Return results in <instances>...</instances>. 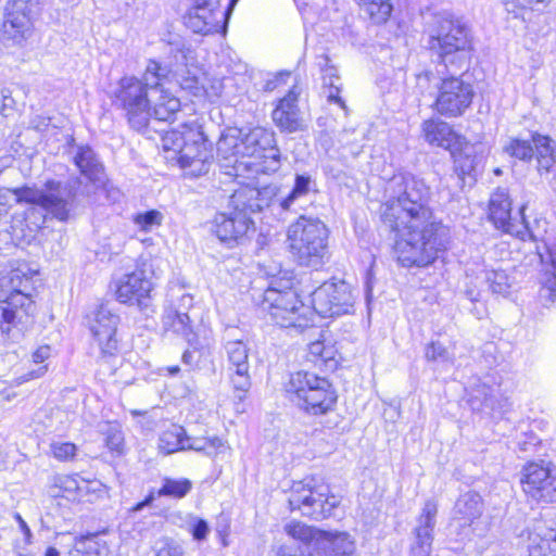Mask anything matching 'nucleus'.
<instances>
[{
    "mask_svg": "<svg viewBox=\"0 0 556 556\" xmlns=\"http://www.w3.org/2000/svg\"><path fill=\"white\" fill-rule=\"evenodd\" d=\"M155 498V494L154 492H150V494L144 498V501L138 503L134 508L132 510L134 511H139L141 510L143 507L150 505Z\"/></svg>",
    "mask_w": 556,
    "mask_h": 556,
    "instance_id": "59",
    "label": "nucleus"
},
{
    "mask_svg": "<svg viewBox=\"0 0 556 556\" xmlns=\"http://www.w3.org/2000/svg\"><path fill=\"white\" fill-rule=\"evenodd\" d=\"M72 188L56 180H48L43 188L23 187L0 190V219L9 212L10 202L37 204L56 219L64 222L73 208Z\"/></svg>",
    "mask_w": 556,
    "mask_h": 556,
    "instance_id": "5",
    "label": "nucleus"
},
{
    "mask_svg": "<svg viewBox=\"0 0 556 556\" xmlns=\"http://www.w3.org/2000/svg\"><path fill=\"white\" fill-rule=\"evenodd\" d=\"M425 356L427 361L440 362L443 364H454V356L439 341H432L427 344L425 349Z\"/></svg>",
    "mask_w": 556,
    "mask_h": 556,
    "instance_id": "46",
    "label": "nucleus"
},
{
    "mask_svg": "<svg viewBox=\"0 0 556 556\" xmlns=\"http://www.w3.org/2000/svg\"><path fill=\"white\" fill-rule=\"evenodd\" d=\"M467 295H468V298H469L472 302H475V301H479V299H480V292H479V291H476V290H473V289H471V288H469V289L467 290Z\"/></svg>",
    "mask_w": 556,
    "mask_h": 556,
    "instance_id": "61",
    "label": "nucleus"
},
{
    "mask_svg": "<svg viewBox=\"0 0 556 556\" xmlns=\"http://www.w3.org/2000/svg\"><path fill=\"white\" fill-rule=\"evenodd\" d=\"M187 529L195 541H204L210 533V527L204 519L190 517L187 521Z\"/></svg>",
    "mask_w": 556,
    "mask_h": 556,
    "instance_id": "51",
    "label": "nucleus"
},
{
    "mask_svg": "<svg viewBox=\"0 0 556 556\" xmlns=\"http://www.w3.org/2000/svg\"><path fill=\"white\" fill-rule=\"evenodd\" d=\"M170 298L172 300L177 296L178 302L172 303L169 306H173L175 309H180L182 312H187L193 305V296L189 293L182 292L181 294H175L174 288L170 289Z\"/></svg>",
    "mask_w": 556,
    "mask_h": 556,
    "instance_id": "54",
    "label": "nucleus"
},
{
    "mask_svg": "<svg viewBox=\"0 0 556 556\" xmlns=\"http://www.w3.org/2000/svg\"><path fill=\"white\" fill-rule=\"evenodd\" d=\"M168 371H169L170 375H175V374H177L179 371V367L178 366L169 367Z\"/></svg>",
    "mask_w": 556,
    "mask_h": 556,
    "instance_id": "63",
    "label": "nucleus"
},
{
    "mask_svg": "<svg viewBox=\"0 0 556 556\" xmlns=\"http://www.w3.org/2000/svg\"><path fill=\"white\" fill-rule=\"evenodd\" d=\"M200 68L195 65H176L173 75L176 84L194 97H206L210 101L227 94V89L232 83L230 77H207L204 76L200 81Z\"/></svg>",
    "mask_w": 556,
    "mask_h": 556,
    "instance_id": "21",
    "label": "nucleus"
},
{
    "mask_svg": "<svg viewBox=\"0 0 556 556\" xmlns=\"http://www.w3.org/2000/svg\"><path fill=\"white\" fill-rule=\"evenodd\" d=\"M551 0H504L506 13L515 20H520L530 29L540 17V5H546Z\"/></svg>",
    "mask_w": 556,
    "mask_h": 556,
    "instance_id": "31",
    "label": "nucleus"
},
{
    "mask_svg": "<svg viewBox=\"0 0 556 556\" xmlns=\"http://www.w3.org/2000/svg\"><path fill=\"white\" fill-rule=\"evenodd\" d=\"M228 376L235 396L239 401L244 400L252 386L250 369L228 370Z\"/></svg>",
    "mask_w": 556,
    "mask_h": 556,
    "instance_id": "43",
    "label": "nucleus"
},
{
    "mask_svg": "<svg viewBox=\"0 0 556 556\" xmlns=\"http://www.w3.org/2000/svg\"><path fill=\"white\" fill-rule=\"evenodd\" d=\"M390 199L383 204L381 218L396 233L395 253L404 267H426L444 252L448 229L428 205L430 189L409 173L394 175L388 186Z\"/></svg>",
    "mask_w": 556,
    "mask_h": 556,
    "instance_id": "1",
    "label": "nucleus"
},
{
    "mask_svg": "<svg viewBox=\"0 0 556 556\" xmlns=\"http://www.w3.org/2000/svg\"><path fill=\"white\" fill-rule=\"evenodd\" d=\"M77 452V446L72 442L52 441L50 443V454L60 462L72 460Z\"/></svg>",
    "mask_w": 556,
    "mask_h": 556,
    "instance_id": "48",
    "label": "nucleus"
},
{
    "mask_svg": "<svg viewBox=\"0 0 556 556\" xmlns=\"http://www.w3.org/2000/svg\"><path fill=\"white\" fill-rule=\"evenodd\" d=\"M315 189V181L309 175H296L292 190L278 200L279 206L285 211L301 207V200Z\"/></svg>",
    "mask_w": 556,
    "mask_h": 556,
    "instance_id": "36",
    "label": "nucleus"
},
{
    "mask_svg": "<svg viewBox=\"0 0 556 556\" xmlns=\"http://www.w3.org/2000/svg\"><path fill=\"white\" fill-rule=\"evenodd\" d=\"M47 371H48V365H41L37 369L29 370L27 374L17 377L14 380V384L21 386L24 382H27L29 380L38 379V378L45 376Z\"/></svg>",
    "mask_w": 556,
    "mask_h": 556,
    "instance_id": "55",
    "label": "nucleus"
},
{
    "mask_svg": "<svg viewBox=\"0 0 556 556\" xmlns=\"http://www.w3.org/2000/svg\"><path fill=\"white\" fill-rule=\"evenodd\" d=\"M296 102L298 93L291 90L279 100L276 109L273 111L274 123L283 131L294 132L301 128Z\"/></svg>",
    "mask_w": 556,
    "mask_h": 556,
    "instance_id": "27",
    "label": "nucleus"
},
{
    "mask_svg": "<svg viewBox=\"0 0 556 556\" xmlns=\"http://www.w3.org/2000/svg\"><path fill=\"white\" fill-rule=\"evenodd\" d=\"M45 556H60V553L55 547L51 546L47 548Z\"/></svg>",
    "mask_w": 556,
    "mask_h": 556,
    "instance_id": "62",
    "label": "nucleus"
},
{
    "mask_svg": "<svg viewBox=\"0 0 556 556\" xmlns=\"http://www.w3.org/2000/svg\"><path fill=\"white\" fill-rule=\"evenodd\" d=\"M156 556H182V551L180 546L170 542H165L157 551Z\"/></svg>",
    "mask_w": 556,
    "mask_h": 556,
    "instance_id": "57",
    "label": "nucleus"
},
{
    "mask_svg": "<svg viewBox=\"0 0 556 556\" xmlns=\"http://www.w3.org/2000/svg\"><path fill=\"white\" fill-rule=\"evenodd\" d=\"M288 501L291 510L316 520L329 517L340 504V497L330 492L329 485L314 477L294 482Z\"/></svg>",
    "mask_w": 556,
    "mask_h": 556,
    "instance_id": "10",
    "label": "nucleus"
},
{
    "mask_svg": "<svg viewBox=\"0 0 556 556\" xmlns=\"http://www.w3.org/2000/svg\"><path fill=\"white\" fill-rule=\"evenodd\" d=\"M146 264L136 267L131 273L123 274L113 281L116 300L123 304L146 307L154 283L147 274Z\"/></svg>",
    "mask_w": 556,
    "mask_h": 556,
    "instance_id": "22",
    "label": "nucleus"
},
{
    "mask_svg": "<svg viewBox=\"0 0 556 556\" xmlns=\"http://www.w3.org/2000/svg\"><path fill=\"white\" fill-rule=\"evenodd\" d=\"M327 226L318 218L300 216L287 232L290 253L300 265L318 269L328 261Z\"/></svg>",
    "mask_w": 556,
    "mask_h": 556,
    "instance_id": "6",
    "label": "nucleus"
},
{
    "mask_svg": "<svg viewBox=\"0 0 556 556\" xmlns=\"http://www.w3.org/2000/svg\"><path fill=\"white\" fill-rule=\"evenodd\" d=\"M522 489L527 495L544 502L556 501V467L552 464L529 463L522 469Z\"/></svg>",
    "mask_w": 556,
    "mask_h": 556,
    "instance_id": "23",
    "label": "nucleus"
},
{
    "mask_svg": "<svg viewBox=\"0 0 556 556\" xmlns=\"http://www.w3.org/2000/svg\"><path fill=\"white\" fill-rule=\"evenodd\" d=\"M528 539L531 553L538 551L539 555L546 556V551H548L556 556V527L546 528L543 522H538Z\"/></svg>",
    "mask_w": 556,
    "mask_h": 556,
    "instance_id": "35",
    "label": "nucleus"
},
{
    "mask_svg": "<svg viewBox=\"0 0 556 556\" xmlns=\"http://www.w3.org/2000/svg\"><path fill=\"white\" fill-rule=\"evenodd\" d=\"M164 219L163 214L157 210H150L141 213H137L132 216V223L135 226L144 232H150L154 228L162 225Z\"/></svg>",
    "mask_w": 556,
    "mask_h": 556,
    "instance_id": "45",
    "label": "nucleus"
},
{
    "mask_svg": "<svg viewBox=\"0 0 556 556\" xmlns=\"http://www.w3.org/2000/svg\"><path fill=\"white\" fill-rule=\"evenodd\" d=\"M13 100L10 96L7 94V90H1L0 92V110L4 111L7 108L11 106Z\"/></svg>",
    "mask_w": 556,
    "mask_h": 556,
    "instance_id": "58",
    "label": "nucleus"
},
{
    "mask_svg": "<svg viewBox=\"0 0 556 556\" xmlns=\"http://www.w3.org/2000/svg\"><path fill=\"white\" fill-rule=\"evenodd\" d=\"M437 93L433 109L446 117L463 115L470 108L475 90L470 83L460 76H448L442 78L435 85Z\"/></svg>",
    "mask_w": 556,
    "mask_h": 556,
    "instance_id": "15",
    "label": "nucleus"
},
{
    "mask_svg": "<svg viewBox=\"0 0 556 556\" xmlns=\"http://www.w3.org/2000/svg\"><path fill=\"white\" fill-rule=\"evenodd\" d=\"M16 520L18 521L20 528H21V530L24 532V534H25L27 538H30V535H31L30 529H29V527L27 526V523L24 521V519H23L20 515H17V516H16Z\"/></svg>",
    "mask_w": 556,
    "mask_h": 556,
    "instance_id": "60",
    "label": "nucleus"
},
{
    "mask_svg": "<svg viewBox=\"0 0 556 556\" xmlns=\"http://www.w3.org/2000/svg\"><path fill=\"white\" fill-rule=\"evenodd\" d=\"M370 292H371V289H370L369 283L367 282V285H366V296H367V299H369Z\"/></svg>",
    "mask_w": 556,
    "mask_h": 556,
    "instance_id": "64",
    "label": "nucleus"
},
{
    "mask_svg": "<svg viewBox=\"0 0 556 556\" xmlns=\"http://www.w3.org/2000/svg\"><path fill=\"white\" fill-rule=\"evenodd\" d=\"M357 290L343 280L324 282L311 294L313 315L334 317L353 311Z\"/></svg>",
    "mask_w": 556,
    "mask_h": 556,
    "instance_id": "13",
    "label": "nucleus"
},
{
    "mask_svg": "<svg viewBox=\"0 0 556 556\" xmlns=\"http://www.w3.org/2000/svg\"><path fill=\"white\" fill-rule=\"evenodd\" d=\"M505 152L519 160L526 161L533 156V147L527 140L510 139L504 148Z\"/></svg>",
    "mask_w": 556,
    "mask_h": 556,
    "instance_id": "47",
    "label": "nucleus"
},
{
    "mask_svg": "<svg viewBox=\"0 0 556 556\" xmlns=\"http://www.w3.org/2000/svg\"><path fill=\"white\" fill-rule=\"evenodd\" d=\"M162 146L167 153L165 157L176 160L188 174L200 176L207 173L212 153L198 123L184 124L181 130L167 131L162 137Z\"/></svg>",
    "mask_w": 556,
    "mask_h": 556,
    "instance_id": "4",
    "label": "nucleus"
},
{
    "mask_svg": "<svg viewBox=\"0 0 556 556\" xmlns=\"http://www.w3.org/2000/svg\"><path fill=\"white\" fill-rule=\"evenodd\" d=\"M105 442L108 447L116 453H121L124 445V435L117 425H110L105 432Z\"/></svg>",
    "mask_w": 556,
    "mask_h": 556,
    "instance_id": "52",
    "label": "nucleus"
},
{
    "mask_svg": "<svg viewBox=\"0 0 556 556\" xmlns=\"http://www.w3.org/2000/svg\"><path fill=\"white\" fill-rule=\"evenodd\" d=\"M73 161L80 174L89 181L93 184L102 182L103 167L91 148L87 146L78 147Z\"/></svg>",
    "mask_w": 556,
    "mask_h": 556,
    "instance_id": "32",
    "label": "nucleus"
},
{
    "mask_svg": "<svg viewBox=\"0 0 556 556\" xmlns=\"http://www.w3.org/2000/svg\"><path fill=\"white\" fill-rule=\"evenodd\" d=\"M359 5L375 24L387 22L392 12L390 0H359Z\"/></svg>",
    "mask_w": 556,
    "mask_h": 556,
    "instance_id": "41",
    "label": "nucleus"
},
{
    "mask_svg": "<svg viewBox=\"0 0 556 556\" xmlns=\"http://www.w3.org/2000/svg\"><path fill=\"white\" fill-rule=\"evenodd\" d=\"M227 370L250 369L249 348L242 340H231L225 345Z\"/></svg>",
    "mask_w": 556,
    "mask_h": 556,
    "instance_id": "40",
    "label": "nucleus"
},
{
    "mask_svg": "<svg viewBox=\"0 0 556 556\" xmlns=\"http://www.w3.org/2000/svg\"><path fill=\"white\" fill-rule=\"evenodd\" d=\"M431 48L437 49L445 67L455 71L466 68L471 60V41L468 28L444 12L434 16V26L431 30Z\"/></svg>",
    "mask_w": 556,
    "mask_h": 556,
    "instance_id": "7",
    "label": "nucleus"
},
{
    "mask_svg": "<svg viewBox=\"0 0 556 556\" xmlns=\"http://www.w3.org/2000/svg\"><path fill=\"white\" fill-rule=\"evenodd\" d=\"M191 490V482L188 479H169L163 481L162 488L156 492L157 496H169L181 498Z\"/></svg>",
    "mask_w": 556,
    "mask_h": 556,
    "instance_id": "44",
    "label": "nucleus"
},
{
    "mask_svg": "<svg viewBox=\"0 0 556 556\" xmlns=\"http://www.w3.org/2000/svg\"><path fill=\"white\" fill-rule=\"evenodd\" d=\"M532 141L536 151L539 173H548L556 162V141L539 134L532 137Z\"/></svg>",
    "mask_w": 556,
    "mask_h": 556,
    "instance_id": "37",
    "label": "nucleus"
},
{
    "mask_svg": "<svg viewBox=\"0 0 556 556\" xmlns=\"http://www.w3.org/2000/svg\"><path fill=\"white\" fill-rule=\"evenodd\" d=\"M262 309L271 321L280 327L304 328L313 320L311 305L303 303L298 293L291 289L280 290L269 287L264 292Z\"/></svg>",
    "mask_w": 556,
    "mask_h": 556,
    "instance_id": "11",
    "label": "nucleus"
},
{
    "mask_svg": "<svg viewBox=\"0 0 556 556\" xmlns=\"http://www.w3.org/2000/svg\"><path fill=\"white\" fill-rule=\"evenodd\" d=\"M217 157L224 173L245 186L235 191L233 203H241L250 212H260L271 204L277 197V188L270 185L257 188L254 180L261 174L276 173L281 166L274 131L264 127H255L248 132L228 128L217 142Z\"/></svg>",
    "mask_w": 556,
    "mask_h": 556,
    "instance_id": "2",
    "label": "nucleus"
},
{
    "mask_svg": "<svg viewBox=\"0 0 556 556\" xmlns=\"http://www.w3.org/2000/svg\"><path fill=\"white\" fill-rule=\"evenodd\" d=\"M163 326L166 330H172L182 336L188 342L192 341V329L187 312L167 306L163 315Z\"/></svg>",
    "mask_w": 556,
    "mask_h": 556,
    "instance_id": "38",
    "label": "nucleus"
},
{
    "mask_svg": "<svg viewBox=\"0 0 556 556\" xmlns=\"http://www.w3.org/2000/svg\"><path fill=\"white\" fill-rule=\"evenodd\" d=\"M168 71H170V75L168 78H164L162 80V85L155 89L151 103V117L164 122L172 121L174 116L179 112L181 106L180 100L174 96L166 87V85L172 81L176 83V79L173 75L175 67L168 68Z\"/></svg>",
    "mask_w": 556,
    "mask_h": 556,
    "instance_id": "26",
    "label": "nucleus"
},
{
    "mask_svg": "<svg viewBox=\"0 0 556 556\" xmlns=\"http://www.w3.org/2000/svg\"><path fill=\"white\" fill-rule=\"evenodd\" d=\"M489 219L493 223L495 228L519 237L521 240H526L527 238L533 241L545 240L543 233L538 229L529 227L523 217L520 223H516L511 219V201L505 189L498 188L491 194L489 201Z\"/></svg>",
    "mask_w": 556,
    "mask_h": 556,
    "instance_id": "19",
    "label": "nucleus"
},
{
    "mask_svg": "<svg viewBox=\"0 0 556 556\" xmlns=\"http://www.w3.org/2000/svg\"><path fill=\"white\" fill-rule=\"evenodd\" d=\"M540 296L546 302L556 300V245L548 247V257L542 258V269L539 276Z\"/></svg>",
    "mask_w": 556,
    "mask_h": 556,
    "instance_id": "33",
    "label": "nucleus"
},
{
    "mask_svg": "<svg viewBox=\"0 0 556 556\" xmlns=\"http://www.w3.org/2000/svg\"><path fill=\"white\" fill-rule=\"evenodd\" d=\"M426 141L431 146L452 150L462 146V138L453 130L452 126L443 121L429 119L422 124Z\"/></svg>",
    "mask_w": 556,
    "mask_h": 556,
    "instance_id": "29",
    "label": "nucleus"
},
{
    "mask_svg": "<svg viewBox=\"0 0 556 556\" xmlns=\"http://www.w3.org/2000/svg\"><path fill=\"white\" fill-rule=\"evenodd\" d=\"M252 228V219L243 207L239 208V203L230 213L217 214L213 223L216 237L228 245L240 242Z\"/></svg>",
    "mask_w": 556,
    "mask_h": 556,
    "instance_id": "24",
    "label": "nucleus"
},
{
    "mask_svg": "<svg viewBox=\"0 0 556 556\" xmlns=\"http://www.w3.org/2000/svg\"><path fill=\"white\" fill-rule=\"evenodd\" d=\"M286 533L301 543H312L314 556H353L354 538L344 531H323L299 521L285 526Z\"/></svg>",
    "mask_w": 556,
    "mask_h": 556,
    "instance_id": "12",
    "label": "nucleus"
},
{
    "mask_svg": "<svg viewBox=\"0 0 556 556\" xmlns=\"http://www.w3.org/2000/svg\"><path fill=\"white\" fill-rule=\"evenodd\" d=\"M483 502L476 492L462 494L455 502L448 531L455 535L457 541L470 540L473 535L484 534L485 527L482 525Z\"/></svg>",
    "mask_w": 556,
    "mask_h": 556,
    "instance_id": "14",
    "label": "nucleus"
},
{
    "mask_svg": "<svg viewBox=\"0 0 556 556\" xmlns=\"http://www.w3.org/2000/svg\"><path fill=\"white\" fill-rule=\"evenodd\" d=\"M39 0H12L5 8L2 23L3 38L22 45L34 31V20L39 14Z\"/></svg>",
    "mask_w": 556,
    "mask_h": 556,
    "instance_id": "18",
    "label": "nucleus"
},
{
    "mask_svg": "<svg viewBox=\"0 0 556 556\" xmlns=\"http://www.w3.org/2000/svg\"><path fill=\"white\" fill-rule=\"evenodd\" d=\"M438 505L434 501H427L417 519V526L413 531L409 556H430L433 541V530Z\"/></svg>",
    "mask_w": 556,
    "mask_h": 556,
    "instance_id": "25",
    "label": "nucleus"
},
{
    "mask_svg": "<svg viewBox=\"0 0 556 556\" xmlns=\"http://www.w3.org/2000/svg\"><path fill=\"white\" fill-rule=\"evenodd\" d=\"M85 325L103 357L114 356L117 353L119 316L108 305L101 304L90 309L85 316Z\"/></svg>",
    "mask_w": 556,
    "mask_h": 556,
    "instance_id": "17",
    "label": "nucleus"
},
{
    "mask_svg": "<svg viewBox=\"0 0 556 556\" xmlns=\"http://www.w3.org/2000/svg\"><path fill=\"white\" fill-rule=\"evenodd\" d=\"M23 220L22 219H18V218H14V222H13V225L11 226L12 228V235L15 237V238H31L34 236V233L41 227V224L45 222L43 219L41 220V223H35L33 226H30L29 224L26 225V228L27 229H21L18 231L17 229V225L16 223H22Z\"/></svg>",
    "mask_w": 556,
    "mask_h": 556,
    "instance_id": "53",
    "label": "nucleus"
},
{
    "mask_svg": "<svg viewBox=\"0 0 556 556\" xmlns=\"http://www.w3.org/2000/svg\"><path fill=\"white\" fill-rule=\"evenodd\" d=\"M60 486L64 489L66 492H77L78 494H81L83 492H99L101 496L102 494H105L106 491L104 490L103 485L98 482H86V481H79L76 477L73 476H65L60 479Z\"/></svg>",
    "mask_w": 556,
    "mask_h": 556,
    "instance_id": "42",
    "label": "nucleus"
},
{
    "mask_svg": "<svg viewBox=\"0 0 556 556\" xmlns=\"http://www.w3.org/2000/svg\"><path fill=\"white\" fill-rule=\"evenodd\" d=\"M319 67L323 73V93L329 103L338 104L343 111H348L345 101L340 96L342 83L337 68L330 64L327 55L320 56Z\"/></svg>",
    "mask_w": 556,
    "mask_h": 556,
    "instance_id": "30",
    "label": "nucleus"
},
{
    "mask_svg": "<svg viewBox=\"0 0 556 556\" xmlns=\"http://www.w3.org/2000/svg\"><path fill=\"white\" fill-rule=\"evenodd\" d=\"M299 543V545H281L275 556H314L312 543Z\"/></svg>",
    "mask_w": 556,
    "mask_h": 556,
    "instance_id": "50",
    "label": "nucleus"
},
{
    "mask_svg": "<svg viewBox=\"0 0 556 556\" xmlns=\"http://www.w3.org/2000/svg\"><path fill=\"white\" fill-rule=\"evenodd\" d=\"M337 350L331 342L316 340L308 345V359L316 365L332 369L337 366Z\"/></svg>",
    "mask_w": 556,
    "mask_h": 556,
    "instance_id": "39",
    "label": "nucleus"
},
{
    "mask_svg": "<svg viewBox=\"0 0 556 556\" xmlns=\"http://www.w3.org/2000/svg\"><path fill=\"white\" fill-rule=\"evenodd\" d=\"M0 331L9 333L16 319L33 313L34 303L27 291L30 271L26 266L12 268L0 278Z\"/></svg>",
    "mask_w": 556,
    "mask_h": 556,
    "instance_id": "9",
    "label": "nucleus"
},
{
    "mask_svg": "<svg viewBox=\"0 0 556 556\" xmlns=\"http://www.w3.org/2000/svg\"><path fill=\"white\" fill-rule=\"evenodd\" d=\"M285 390L292 403L311 415L331 410L338 397L326 377L304 370L291 374Z\"/></svg>",
    "mask_w": 556,
    "mask_h": 556,
    "instance_id": "8",
    "label": "nucleus"
},
{
    "mask_svg": "<svg viewBox=\"0 0 556 556\" xmlns=\"http://www.w3.org/2000/svg\"><path fill=\"white\" fill-rule=\"evenodd\" d=\"M227 448V442L218 437L192 438L187 435L184 427L175 424L163 430L159 439V450L166 455L188 450L216 456Z\"/></svg>",
    "mask_w": 556,
    "mask_h": 556,
    "instance_id": "16",
    "label": "nucleus"
},
{
    "mask_svg": "<svg viewBox=\"0 0 556 556\" xmlns=\"http://www.w3.org/2000/svg\"><path fill=\"white\" fill-rule=\"evenodd\" d=\"M239 0H230L228 8L220 9V0H193L186 15V25L193 33L207 35L225 28L231 11Z\"/></svg>",
    "mask_w": 556,
    "mask_h": 556,
    "instance_id": "20",
    "label": "nucleus"
},
{
    "mask_svg": "<svg viewBox=\"0 0 556 556\" xmlns=\"http://www.w3.org/2000/svg\"><path fill=\"white\" fill-rule=\"evenodd\" d=\"M51 346L48 344L40 345L31 355V361L34 364H43L51 356Z\"/></svg>",
    "mask_w": 556,
    "mask_h": 556,
    "instance_id": "56",
    "label": "nucleus"
},
{
    "mask_svg": "<svg viewBox=\"0 0 556 556\" xmlns=\"http://www.w3.org/2000/svg\"><path fill=\"white\" fill-rule=\"evenodd\" d=\"M476 274V280L485 283L489 290L494 294L506 296L509 294L513 286V279L502 269H488L485 266L479 267Z\"/></svg>",
    "mask_w": 556,
    "mask_h": 556,
    "instance_id": "34",
    "label": "nucleus"
},
{
    "mask_svg": "<svg viewBox=\"0 0 556 556\" xmlns=\"http://www.w3.org/2000/svg\"><path fill=\"white\" fill-rule=\"evenodd\" d=\"M494 391V388L488 386L484 382H480V380H477V382L470 386V402L473 404L477 401L489 406L492 404V396Z\"/></svg>",
    "mask_w": 556,
    "mask_h": 556,
    "instance_id": "49",
    "label": "nucleus"
},
{
    "mask_svg": "<svg viewBox=\"0 0 556 556\" xmlns=\"http://www.w3.org/2000/svg\"><path fill=\"white\" fill-rule=\"evenodd\" d=\"M170 71L155 60H149L141 77L124 76L114 91L115 102L126 112L130 126L140 131L151 118L152 96L168 78Z\"/></svg>",
    "mask_w": 556,
    "mask_h": 556,
    "instance_id": "3",
    "label": "nucleus"
},
{
    "mask_svg": "<svg viewBox=\"0 0 556 556\" xmlns=\"http://www.w3.org/2000/svg\"><path fill=\"white\" fill-rule=\"evenodd\" d=\"M453 153L455 170L464 178L476 177L482 169L485 159V148L482 144H466L458 153Z\"/></svg>",
    "mask_w": 556,
    "mask_h": 556,
    "instance_id": "28",
    "label": "nucleus"
}]
</instances>
